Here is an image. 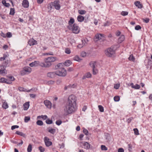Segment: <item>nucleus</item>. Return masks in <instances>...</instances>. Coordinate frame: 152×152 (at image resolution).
<instances>
[{
  "label": "nucleus",
  "mask_w": 152,
  "mask_h": 152,
  "mask_svg": "<svg viewBox=\"0 0 152 152\" xmlns=\"http://www.w3.org/2000/svg\"><path fill=\"white\" fill-rule=\"evenodd\" d=\"M98 108L100 112H103L104 111V108L102 106L99 105L98 106Z\"/></svg>",
  "instance_id": "nucleus-47"
},
{
  "label": "nucleus",
  "mask_w": 152,
  "mask_h": 152,
  "mask_svg": "<svg viewBox=\"0 0 152 152\" xmlns=\"http://www.w3.org/2000/svg\"><path fill=\"white\" fill-rule=\"evenodd\" d=\"M19 127V126L18 125H14L11 127V129L13 130L15 128H18Z\"/></svg>",
  "instance_id": "nucleus-57"
},
{
  "label": "nucleus",
  "mask_w": 152,
  "mask_h": 152,
  "mask_svg": "<svg viewBox=\"0 0 152 152\" xmlns=\"http://www.w3.org/2000/svg\"><path fill=\"white\" fill-rule=\"evenodd\" d=\"M128 13L127 12L123 11L121 12V14L122 15H123V16H126V15H127L128 14Z\"/></svg>",
  "instance_id": "nucleus-46"
},
{
  "label": "nucleus",
  "mask_w": 152,
  "mask_h": 152,
  "mask_svg": "<svg viewBox=\"0 0 152 152\" xmlns=\"http://www.w3.org/2000/svg\"><path fill=\"white\" fill-rule=\"evenodd\" d=\"M28 44L30 46L34 45L37 44V41L32 38L29 40L28 42Z\"/></svg>",
  "instance_id": "nucleus-11"
},
{
  "label": "nucleus",
  "mask_w": 152,
  "mask_h": 152,
  "mask_svg": "<svg viewBox=\"0 0 152 152\" xmlns=\"http://www.w3.org/2000/svg\"><path fill=\"white\" fill-rule=\"evenodd\" d=\"M29 107V102H28L25 103L23 104V110H27Z\"/></svg>",
  "instance_id": "nucleus-17"
},
{
  "label": "nucleus",
  "mask_w": 152,
  "mask_h": 152,
  "mask_svg": "<svg viewBox=\"0 0 152 152\" xmlns=\"http://www.w3.org/2000/svg\"><path fill=\"white\" fill-rule=\"evenodd\" d=\"M37 124L39 126H42L43 125V122L42 121L38 120L37 122Z\"/></svg>",
  "instance_id": "nucleus-36"
},
{
  "label": "nucleus",
  "mask_w": 152,
  "mask_h": 152,
  "mask_svg": "<svg viewBox=\"0 0 152 152\" xmlns=\"http://www.w3.org/2000/svg\"><path fill=\"white\" fill-rule=\"evenodd\" d=\"M124 150L122 148H119L118 150V152H124Z\"/></svg>",
  "instance_id": "nucleus-64"
},
{
  "label": "nucleus",
  "mask_w": 152,
  "mask_h": 152,
  "mask_svg": "<svg viewBox=\"0 0 152 152\" xmlns=\"http://www.w3.org/2000/svg\"><path fill=\"white\" fill-rule=\"evenodd\" d=\"M81 143L83 148H84L86 149H88L90 148V144L88 142H82Z\"/></svg>",
  "instance_id": "nucleus-10"
},
{
  "label": "nucleus",
  "mask_w": 152,
  "mask_h": 152,
  "mask_svg": "<svg viewBox=\"0 0 152 152\" xmlns=\"http://www.w3.org/2000/svg\"><path fill=\"white\" fill-rule=\"evenodd\" d=\"M45 105L48 108H51V107L52 104L48 100H45L44 102Z\"/></svg>",
  "instance_id": "nucleus-13"
},
{
  "label": "nucleus",
  "mask_w": 152,
  "mask_h": 152,
  "mask_svg": "<svg viewBox=\"0 0 152 152\" xmlns=\"http://www.w3.org/2000/svg\"><path fill=\"white\" fill-rule=\"evenodd\" d=\"M38 63H39V61H35L34 62L30 63L29 64V65L31 67H33V66H38Z\"/></svg>",
  "instance_id": "nucleus-21"
},
{
  "label": "nucleus",
  "mask_w": 152,
  "mask_h": 152,
  "mask_svg": "<svg viewBox=\"0 0 152 152\" xmlns=\"http://www.w3.org/2000/svg\"><path fill=\"white\" fill-rule=\"evenodd\" d=\"M55 8L57 10H59L61 6L59 4V1L58 0L55 1L53 4Z\"/></svg>",
  "instance_id": "nucleus-9"
},
{
  "label": "nucleus",
  "mask_w": 152,
  "mask_h": 152,
  "mask_svg": "<svg viewBox=\"0 0 152 152\" xmlns=\"http://www.w3.org/2000/svg\"><path fill=\"white\" fill-rule=\"evenodd\" d=\"M134 134L136 135H139L138 130L137 128L134 129Z\"/></svg>",
  "instance_id": "nucleus-50"
},
{
  "label": "nucleus",
  "mask_w": 152,
  "mask_h": 152,
  "mask_svg": "<svg viewBox=\"0 0 152 152\" xmlns=\"http://www.w3.org/2000/svg\"><path fill=\"white\" fill-rule=\"evenodd\" d=\"M28 152H31L32 151V145L31 144H29L27 149Z\"/></svg>",
  "instance_id": "nucleus-33"
},
{
  "label": "nucleus",
  "mask_w": 152,
  "mask_h": 152,
  "mask_svg": "<svg viewBox=\"0 0 152 152\" xmlns=\"http://www.w3.org/2000/svg\"><path fill=\"white\" fill-rule=\"evenodd\" d=\"M82 44L83 45V46L86 45L87 44V43L86 42L85 40H82Z\"/></svg>",
  "instance_id": "nucleus-59"
},
{
  "label": "nucleus",
  "mask_w": 152,
  "mask_h": 152,
  "mask_svg": "<svg viewBox=\"0 0 152 152\" xmlns=\"http://www.w3.org/2000/svg\"><path fill=\"white\" fill-rule=\"evenodd\" d=\"M128 59L129 60L132 61H134L135 60V58L132 54L128 58Z\"/></svg>",
  "instance_id": "nucleus-30"
},
{
  "label": "nucleus",
  "mask_w": 152,
  "mask_h": 152,
  "mask_svg": "<svg viewBox=\"0 0 152 152\" xmlns=\"http://www.w3.org/2000/svg\"><path fill=\"white\" fill-rule=\"evenodd\" d=\"M86 53L85 52L83 51L80 54V55L81 56L83 57H84L86 56Z\"/></svg>",
  "instance_id": "nucleus-55"
},
{
  "label": "nucleus",
  "mask_w": 152,
  "mask_h": 152,
  "mask_svg": "<svg viewBox=\"0 0 152 152\" xmlns=\"http://www.w3.org/2000/svg\"><path fill=\"white\" fill-rule=\"evenodd\" d=\"M57 60V57L51 56L45 58L44 61L47 67H49L51 65L52 62H54Z\"/></svg>",
  "instance_id": "nucleus-2"
},
{
  "label": "nucleus",
  "mask_w": 152,
  "mask_h": 152,
  "mask_svg": "<svg viewBox=\"0 0 152 152\" xmlns=\"http://www.w3.org/2000/svg\"><path fill=\"white\" fill-rule=\"evenodd\" d=\"M111 23L109 21H107V22L104 24V26H109L110 25Z\"/></svg>",
  "instance_id": "nucleus-48"
},
{
  "label": "nucleus",
  "mask_w": 152,
  "mask_h": 152,
  "mask_svg": "<svg viewBox=\"0 0 152 152\" xmlns=\"http://www.w3.org/2000/svg\"><path fill=\"white\" fill-rule=\"evenodd\" d=\"M128 149L129 151L131 152L132 151V146L131 144L128 145Z\"/></svg>",
  "instance_id": "nucleus-44"
},
{
  "label": "nucleus",
  "mask_w": 152,
  "mask_h": 152,
  "mask_svg": "<svg viewBox=\"0 0 152 152\" xmlns=\"http://www.w3.org/2000/svg\"><path fill=\"white\" fill-rule=\"evenodd\" d=\"M72 63L71 61L70 60H67L64 63V65L67 66H70L72 64Z\"/></svg>",
  "instance_id": "nucleus-26"
},
{
  "label": "nucleus",
  "mask_w": 152,
  "mask_h": 152,
  "mask_svg": "<svg viewBox=\"0 0 152 152\" xmlns=\"http://www.w3.org/2000/svg\"><path fill=\"white\" fill-rule=\"evenodd\" d=\"M12 37V34L10 32H8L6 34V37L8 38H10Z\"/></svg>",
  "instance_id": "nucleus-51"
},
{
  "label": "nucleus",
  "mask_w": 152,
  "mask_h": 152,
  "mask_svg": "<svg viewBox=\"0 0 152 152\" xmlns=\"http://www.w3.org/2000/svg\"><path fill=\"white\" fill-rule=\"evenodd\" d=\"M22 5L24 8H28L29 6V3L28 1L27 0H24L23 1Z\"/></svg>",
  "instance_id": "nucleus-16"
},
{
  "label": "nucleus",
  "mask_w": 152,
  "mask_h": 152,
  "mask_svg": "<svg viewBox=\"0 0 152 152\" xmlns=\"http://www.w3.org/2000/svg\"><path fill=\"white\" fill-rule=\"evenodd\" d=\"M89 64L90 66L92 68L93 74L94 75H96L98 72V71L96 68V61H91Z\"/></svg>",
  "instance_id": "nucleus-4"
},
{
  "label": "nucleus",
  "mask_w": 152,
  "mask_h": 152,
  "mask_svg": "<svg viewBox=\"0 0 152 152\" xmlns=\"http://www.w3.org/2000/svg\"><path fill=\"white\" fill-rule=\"evenodd\" d=\"M120 87V84H115L114 86V88L116 89H118Z\"/></svg>",
  "instance_id": "nucleus-62"
},
{
  "label": "nucleus",
  "mask_w": 152,
  "mask_h": 152,
  "mask_svg": "<svg viewBox=\"0 0 152 152\" xmlns=\"http://www.w3.org/2000/svg\"><path fill=\"white\" fill-rule=\"evenodd\" d=\"M83 132L86 135H88V131L86 129H84Z\"/></svg>",
  "instance_id": "nucleus-60"
},
{
  "label": "nucleus",
  "mask_w": 152,
  "mask_h": 152,
  "mask_svg": "<svg viewBox=\"0 0 152 152\" xmlns=\"http://www.w3.org/2000/svg\"><path fill=\"white\" fill-rule=\"evenodd\" d=\"M56 75L60 76L65 77L66 75V70L64 68L56 71Z\"/></svg>",
  "instance_id": "nucleus-5"
},
{
  "label": "nucleus",
  "mask_w": 152,
  "mask_h": 152,
  "mask_svg": "<svg viewBox=\"0 0 152 152\" xmlns=\"http://www.w3.org/2000/svg\"><path fill=\"white\" fill-rule=\"evenodd\" d=\"M10 64V60H6L3 63V65L1 66V67L6 68L9 66Z\"/></svg>",
  "instance_id": "nucleus-12"
},
{
  "label": "nucleus",
  "mask_w": 152,
  "mask_h": 152,
  "mask_svg": "<svg viewBox=\"0 0 152 152\" xmlns=\"http://www.w3.org/2000/svg\"><path fill=\"white\" fill-rule=\"evenodd\" d=\"M31 71V69L29 66H26L23 68V69L21 71V74L22 75L30 73Z\"/></svg>",
  "instance_id": "nucleus-6"
},
{
  "label": "nucleus",
  "mask_w": 152,
  "mask_h": 152,
  "mask_svg": "<svg viewBox=\"0 0 152 152\" xmlns=\"http://www.w3.org/2000/svg\"><path fill=\"white\" fill-rule=\"evenodd\" d=\"M134 4L136 7H137L139 8H142L143 6L139 1H137L135 2Z\"/></svg>",
  "instance_id": "nucleus-19"
},
{
  "label": "nucleus",
  "mask_w": 152,
  "mask_h": 152,
  "mask_svg": "<svg viewBox=\"0 0 152 152\" xmlns=\"http://www.w3.org/2000/svg\"><path fill=\"white\" fill-rule=\"evenodd\" d=\"M45 55H53V52H50L49 53H45Z\"/></svg>",
  "instance_id": "nucleus-58"
},
{
  "label": "nucleus",
  "mask_w": 152,
  "mask_h": 152,
  "mask_svg": "<svg viewBox=\"0 0 152 152\" xmlns=\"http://www.w3.org/2000/svg\"><path fill=\"white\" fill-rule=\"evenodd\" d=\"M44 141L45 145L47 147H49L52 144V142L50 141L49 139L46 137L44 138Z\"/></svg>",
  "instance_id": "nucleus-8"
},
{
  "label": "nucleus",
  "mask_w": 152,
  "mask_h": 152,
  "mask_svg": "<svg viewBox=\"0 0 152 152\" xmlns=\"http://www.w3.org/2000/svg\"><path fill=\"white\" fill-rule=\"evenodd\" d=\"M91 74L89 72H87L85 75L83 76L82 77L83 79H85L86 78H88L91 77Z\"/></svg>",
  "instance_id": "nucleus-22"
},
{
  "label": "nucleus",
  "mask_w": 152,
  "mask_h": 152,
  "mask_svg": "<svg viewBox=\"0 0 152 152\" xmlns=\"http://www.w3.org/2000/svg\"><path fill=\"white\" fill-rule=\"evenodd\" d=\"M120 99V97L118 96H115L114 97V100L115 102H118Z\"/></svg>",
  "instance_id": "nucleus-37"
},
{
  "label": "nucleus",
  "mask_w": 152,
  "mask_h": 152,
  "mask_svg": "<svg viewBox=\"0 0 152 152\" xmlns=\"http://www.w3.org/2000/svg\"><path fill=\"white\" fill-rule=\"evenodd\" d=\"M65 52L66 53L69 54L71 53V50L69 48H67L65 49Z\"/></svg>",
  "instance_id": "nucleus-42"
},
{
  "label": "nucleus",
  "mask_w": 152,
  "mask_h": 152,
  "mask_svg": "<svg viewBox=\"0 0 152 152\" xmlns=\"http://www.w3.org/2000/svg\"><path fill=\"white\" fill-rule=\"evenodd\" d=\"M141 26L139 25L136 26L135 27V29L136 30H138L140 29H141Z\"/></svg>",
  "instance_id": "nucleus-54"
},
{
  "label": "nucleus",
  "mask_w": 152,
  "mask_h": 152,
  "mask_svg": "<svg viewBox=\"0 0 152 152\" xmlns=\"http://www.w3.org/2000/svg\"><path fill=\"white\" fill-rule=\"evenodd\" d=\"M7 80L4 77H1L0 79V82L1 83H6Z\"/></svg>",
  "instance_id": "nucleus-31"
},
{
  "label": "nucleus",
  "mask_w": 152,
  "mask_h": 152,
  "mask_svg": "<svg viewBox=\"0 0 152 152\" xmlns=\"http://www.w3.org/2000/svg\"><path fill=\"white\" fill-rule=\"evenodd\" d=\"M15 133L18 135L23 136L24 137H26V135L25 134L23 133L22 132H20L19 131H17Z\"/></svg>",
  "instance_id": "nucleus-25"
},
{
  "label": "nucleus",
  "mask_w": 152,
  "mask_h": 152,
  "mask_svg": "<svg viewBox=\"0 0 152 152\" xmlns=\"http://www.w3.org/2000/svg\"><path fill=\"white\" fill-rule=\"evenodd\" d=\"M40 117H41L44 120L48 118L47 116L46 115H42L41 116H39L37 117V118H39Z\"/></svg>",
  "instance_id": "nucleus-43"
},
{
  "label": "nucleus",
  "mask_w": 152,
  "mask_h": 152,
  "mask_svg": "<svg viewBox=\"0 0 152 152\" xmlns=\"http://www.w3.org/2000/svg\"><path fill=\"white\" fill-rule=\"evenodd\" d=\"M130 86H131L132 88L135 89H139L140 88V86L139 85L136 84L135 85H134L132 83H131Z\"/></svg>",
  "instance_id": "nucleus-20"
},
{
  "label": "nucleus",
  "mask_w": 152,
  "mask_h": 152,
  "mask_svg": "<svg viewBox=\"0 0 152 152\" xmlns=\"http://www.w3.org/2000/svg\"><path fill=\"white\" fill-rule=\"evenodd\" d=\"M68 28L69 29L71 30L74 33L77 34L80 32V28L75 23L72 26L69 25Z\"/></svg>",
  "instance_id": "nucleus-3"
},
{
  "label": "nucleus",
  "mask_w": 152,
  "mask_h": 152,
  "mask_svg": "<svg viewBox=\"0 0 152 152\" xmlns=\"http://www.w3.org/2000/svg\"><path fill=\"white\" fill-rule=\"evenodd\" d=\"M78 12L79 14L81 15L84 14L86 13V11L85 10H79Z\"/></svg>",
  "instance_id": "nucleus-35"
},
{
  "label": "nucleus",
  "mask_w": 152,
  "mask_h": 152,
  "mask_svg": "<svg viewBox=\"0 0 152 152\" xmlns=\"http://www.w3.org/2000/svg\"><path fill=\"white\" fill-rule=\"evenodd\" d=\"M30 120V117L29 116H26L24 118V122L27 123Z\"/></svg>",
  "instance_id": "nucleus-34"
},
{
  "label": "nucleus",
  "mask_w": 152,
  "mask_h": 152,
  "mask_svg": "<svg viewBox=\"0 0 152 152\" xmlns=\"http://www.w3.org/2000/svg\"><path fill=\"white\" fill-rule=\"evenodd\" d=\"M2 3L6 7H8L10 4L9 3H7L5 0H3Z\"/></svg>",
  "instance_id": "nucleus-29"
},
{
  "label": "nucleus",
  "mask_w": 152,
  "mask_h": 152,
  "mask_svg": "<svg viewBox=\"0 0 152 152\" xmlns=\"http://www.w3.org/2000/svg\"><path fill=\"white\" fill-rule=\"evenodd\" d=\"M143 21L144 22L146 23H148L149 21V19L148 18H146L145 19H143Z\"/></svg>",
  "instance_id": "nucleus-56"
},
{
  "label": "nucleus",
  "mask_w": 152,
  "mask_h": 152,
  "mask_svg": "<svg viewBox=\"0 0 152 152\" xmlns=\"http://www.w3.org/2000/svg\"><path fill=\"white\" fill-rule=\"evenodd\" d=\"M56 75V71L55 72H48L47 75L48 77L53 78Z\"/></svg>",
  "instance_id": "nucleus-15"
},
{
  "label": "nucleus",
  "mask_w": 152,
  "mask_h": 152,
  "mask_svg": "<svg viewBox=\"0 0 152 152\" xmlns=\"http://www.w3.org/2000/svg\"><path fill=\"white\" fill-rule=\"evenodd\" d=\"M9 78L11 81H13L15 80V78L12 76H10L9 77Z\"/></svg>",
  "instance_id": "nucleus-61"
},
{
  "label": "nucleus",
  "mask_w": 152,
  "mask_h": 152,
  "mask_svg": "<svg viewBox=\"0 0 152 152\" xmlns=\"http://www.w3.org/2000/svg\"><path fill=\"white\" fill-rule=\"evenodd\" d=\"M76 99L75 96L72 95L68 98V102L66 103L64 111L67 114L74 112L76 110Z\"/></svg>",
  "instance_id": "nucleus-1"
},
{
  "label": "nucleus",
  "mask_w": 152,
  "mask_h": 152,
  "mask_svg": "<svg viewBox=\"0 0 152 152\" xmlns=\"http://www.w3.org/2000/svg\"><path fill=\"white\" fill-rule=\"evenodd\" d=\"M74 60L75 61H78L80 60V58H79V57L77 56H75L74 58Z\"/></svg>",
  "instance_id": "nucleus-45"
},
{
  "label": "nucleus",
  "mask_w": 152,
  "mask_h": 152,
  "mask_svg": "<svg viewBox=\"0 0 152 152\" xmlns=\"http://www.w3.org/2000/svg\"><path fill=\"white\" fill-rule=\"evenodd\" d=\"M2 107L4 109H6L8 107V105L7 103L6 102H4L3 103Z\"/></svg>",
  "instance_id": "nucleus-28"
},
{
  "label": "nucleus",
  "mask_w": 152,
  "mask_h": 152,
  "mask_svg": "<svg viewBox=\"0 0 152 152\" xmlns=\"http://www.w3.org/2000/svg\"><path fill=\"white\" fill-rule=\"evenodd\" d=\"M74 22V20L73 18H71L69 21L68 24L69 25L72 26V25Z\"/></svg>",
  "instance_id": "nucleus-32"
},
{
  "label": "nucleus",
  "mask_w": 152,
  "mask_h": 152,
  "mask_svg": "<svg viewBox=\"0 0 152 152\" xmlns=\"http://www.w3.org/2000/svg\"><path fill=\"white\" fill-rule=\"evenodd\" d=\"M39 150L40 152H44L45 151V149L42 146H40L39 147Z\"/></svg>",
  "instance_id": "nucleus-41"
},
{
  "label": "nucleus",
  "mask_w": 152,
  "mask_h": 152,
  "mask_svg": "<svg viewBox=\"0 0 152 152\" xmlns=\"http://www.w3.org/2000/svg\"><path fill=\"white\" fill-rule=\"evenodd\" d=\"M125 37L124 35H121L118 38V42L121 43L124 40Z\"/></svg>",
  "instance_id": "nucleus-27"
},
{
  "label": "nucleus",
  "mask_w": 152,
  "mask_h": 152,
  "mask_svg": "<svg viewBox=\"0 0 152 152\" xmlns=\"http://www.w3.org/2000/svg\"><path fill=\"white\" fill-rule=\"evenodd\" d=\"M29 95L31 97L33 98H34L36 96L35 94H30Z\"/></svg>",
  "instance_id": "nucleus-63"
},
{
  "label": "nucleus",
  "mask_w": 152,
  "mask_h": 152,
  "mask_svg": "<svg viewBox=\"0 0 152 152\" xmlns=\"http://www.w3.org/2000/svg\"><path fill=\"white\" fill-rule=\"evenodd\" d=\"M46 122L47 124H50L52 123L53 121L51 120H50L49 119H48L46 120Z\"/></svg>",
  "instance_id": "nucleus-38"
},
{
  "label": "nucleus",
  "mask_w": 152,
  "mask_h": 152,
  "mask_svg": "<svg viewBox=\"0 0 152 152\" xmlns=\"http://www.w3.org/2000/svg\"><path fill=\"white\" fill-rule=\"evenodd\" d=\"M84 19V17L82 15H79L77 17V20L79 22H82L83 21Z\"/></svg>",
  "instance_id": "nucleus-24"
},
{
  "label": "nucleus",
  "mask_w": 152,
  "mask_h": 152,
  "mask_svg": "<svg viewBox=\"0 0 152 152\" xmlns=\"http://www.w3.org/2000/svg\"><path fill=\"white\" fill-rule=\"evenodd\" d=\"M96 39L99 40L102 38H104L105 35L102 34H97L96 35Z\"/></svg>",
  "instance_id": "nucleus-18"
},
{
  "label": "nucleus",
  "mask_w": 152,
  "mask_h": 152,
  "mask_svg": "<svg viewBox=\"0 0 152 152\" xmlns=\"http://www.w3.org/2000/svg\"><path fill=\"white\" fill-rule=\"evenodd\" d=\"M15 13V9L14 8H10V15H14Z\"/></svg>",
  "instance_id": "nucleus-40"
},
{
  "label": "nucleus",
  "mask_w": 152,
  "mask_h": 152,
  "mask_svg": "<svg viewBox=\"0 0 152 152\" xmlns=\"http://www.w3.org/2000/svg\"><path fill=\"white\" fill-rule=\"evenodd\" d=\"M7 57L6 55L4 54L3 57L0 58V61H2L4 60Z\"/></svg>",
  "instance_id": "nucleus-52"
},
{
  "label": "nucleus",
  "mask_w": 152,
  "mask_h": 152,
  "mask_svg": "<svg viewBox=\"0 0 152 152\" xmlns=\"http://www.w3.org/2000/svg\"><path fill=\"white\" fill-rule=\"evenodd\" d=\"M115 52L113 49L111 48H108L105 51L106 55L108 57H111L114 54Z\"/></svg>",
  "instance_id": "nucleus-7"
},
{
  "label": "nucleus",
  "mask_w": 152,
  "mask_h": 152,
  "mask_svg": "<svg viewBox=\"0 0 152 152\" xmlns=\"http://www.w3.org/2000/svg\"><path fill=\"white\" fill-rule=\"evenodd\" d=\"M56 123L57 125L59 126L62 123V121L61 120H57L56 121Z\"/></svg>",
  "instance_id": "nucleus-53"
},
{
  "label": "nucleus",
  "mask_w": 152,
  "mask_h": 152,
  "mask_svg": "<svg viewBox=\"0 0 152 152\" xmlns=\"http://www.w3.org/2000/svg\"><path fill=\"white\" fill-rule=\"evenodd\" d=\"M101 149L102 150H107V148L105 145H101Z\"/></svg>",
  "instance_id": "nucleus-49"
},
{
  "label": "nucleus",
  "mask_w": 152,
  "mask_h": 152,
  "mask_svg": "<svg viewBox=\"0 0 152 152\" xmlns=\"http://www.w3.org/2000/svg\"><path fill=\"white\" fill-rule=\"evenodd\" d=\"M46 64H45V62H40L39 61V63H38V66H40L42 67H47V66H46Z\"/></svg>",
  "instance_id": "nucleus-23"
},
{
  "label": "nucleus",
  "mask_w": 152,
  "mask_h": 152,
  "mask_svg": "<svg viewBox=\"0 0 152 152\" xmlns=\"http://www.w3.org/2000/svg\"><path fill=\"white\" fill-rule=\"evenodd\" d=\"M7 74V71L6 69V68H2L0 69V75L4 76Z\"/></svg>",
  "instance_id": "nucleus-14"
},
{
  "label": "nucleus",
  "mask_w": 152,
  "mask_h": 152,
  "mask_svg": "<svg viewBox=\"0 0 152 152\" xmlns=\"http://www.w3.org/2000/svg\"><path fill=\"white\" fill-rule=\"evenodd\" d=\"M48 132L52 134H54L56 132V129H51L49 130Z\"/></svg>",
  "instance_id": "nucleus-39"
}]
</instances>
